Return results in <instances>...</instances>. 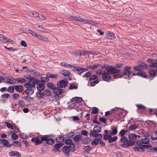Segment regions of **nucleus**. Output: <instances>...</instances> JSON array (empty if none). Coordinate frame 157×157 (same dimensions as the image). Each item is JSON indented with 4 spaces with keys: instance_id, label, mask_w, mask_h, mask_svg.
Returning <instances> with one entry per match:
<instances>
[{
    "instance_id": "1",
    "label": "nucleus",
    "mask_w": 157,
    "mask_h": 157,
    "mask_svg": "<svg viewBox=\"0 0 157 157\" xmlns=\"http://www.w3.org/2000/svg\"><path fill=\"white\" fill-rule=\"evenodd\" d=\"M44 138V135L39 134L37 137H33L31 139V141L35 143V145H37L41 144L43 142Z\"/></svg>"
},
{
    "instance_id": "2",
    "label": "nucleus",
    "mask_w": 157,
    "mask_h": 157,
    "mask_svg": "<svg viewBox=\"0 0 157 157\" xmlns=\"http://www.w3.org/2000/svg\"><path fill=\"white\" fill-rule=\"evenodd\" d=\"M107 73L112 75L119 72L120 70L113 66H107L106 68Z\"/></svg>"
},
{
    "instance_id": "3",
    "label": "nucleus",
    "mask_w": 157,
    "mask_h": 157,
    "mask_svg": "<svg viewBox=\"0 0 157 157\" xmlns=\"http://www.w3.org/2000/svg\"><path fill=\"white\" fill-rule=\"evenodd\" d=\"M0 144H3L5 147L7 148H10L11 146H13V147H16L14 144H10L9 141L4 139H0Z\"/></svg>"
},
{
    "instance_id": "4",
    "label": "nucleus",
    "mask_w": 157,
    "mask_h": 157,
    "mask_svg": "<svg viewBox=\"0 0 157 157\" xmlns=\"http://www.w3.org/2000/svg\"><path fill=\"white\" fill-rule=\"evenodd\" d=\"M68 82L67 78H64V79L59 81L57 83V86L60 88H65L67 86Z\"/></svg>"
},
{
    "instance_id": "5",
    "label": "nucleus",
    "mask_w": 157,
    "mask_h": 157,
    "mask_svg": "<svg viewBox=\"0 0 157 157\" xmlns=\"http://www.w3.org/2000/svg\"><path fill=\"white\" fill-rule=\"evenodd\" d=\"M77 97H74L72 99H71L70 101L68 102L69 106L74 109L76 108V107H75V106L76 105H77V106H78L79 104L77 102Z\"/></svg>"
},
{
    "instance_id": "6",
    "label": "nucleus",
    "mask_w": 157,
    "mask_h": 157,
    "mask_svg": "<svg viewBox=\"0 0 157 157\" xmlns=\"http://www.w3.org/2000/svg\"><path fill=\"white\" fill-rule=\"evenodd\" d=\"M49 136L48 135H44V139L43 140V142L46 141V144L50 145H52L55 143V140L52 138H49Z\"/></svg>"
},
{
    "instance_id": "7",
    "label": "nucleus",
    "mask_w": 157,
    "mask_h": 157,
    "mask_svg": "<svg viewBox=\"0 0 157 157\" xmlns=\"http://www.w3.org/2000/svg\"><path fill=\"white\" fill-rule=\"evenodd\" d=\"M135 144L134 140L131 141L129 140V141L127 142L124 143L120 145L122 148H128L129 146H132Z\"/></svg>"
},
{
    "instance_id": "8",
    "label": "nucleus",
    "mask_w": 157,
    "mask_h": 157,
    "mask_svg": "<svg viewBox=\"0 0 157 157\" xmlns=\"http://www.w3.org/2000/svg\"><path fill=\"white\" fill-rule=\"evenodd\" d=\"M89 135L90 136L94 137L95 138H97L100 139V140L102 139L103 137L102 136L101 134L93 133V131L92 130H90Z\"/></svg>"
},
{
    "instance_id": "9",
    "label": "nucleus",
    "mask_w": 157,
    "mask_h": 157,
    "mask_svg": "<svg viewBox=\"0 0 157 157\" xmlns=\"http://www.w3.org/2000/svg\"><path fill=\"white\" fill-rule=\"evenodd\" d=\"M39 82L36 83V85H37L36 86V88L38 91H43L45 88V86L44 84L40 81V80H39Z\"/></svg>"
},
{
    "instance_id": "10",
    "label": "nucleus",
    "mask_w": 157,
    "mask_h": 157,
    "mask_svg": "<svg viewBox=\"0 0 157 157\" xmlns=\"http://www.w3.org/2000/svg\"><path fill=\"white\" fill-rule=\"evenodd\" d=\"M110 75L107 72L104 71L103 73L102 78L103 81H108L110 79Z\"/></svg>"
},
{
    "instance_id": "11",
    "label": "nucleus",
    "mask_w": 157,
    "mask_h": 157,
    "mask_svg": "<svg viewBox=\"0 0 157 157\" xmlns=\"http://www.w3.org/2000/svg\"><path fill=\"white\" fill-rule=\"evenodd\" d=\"M69 146H64L62 148V150L63 152L65 154V155L67 156H69L70 154L69 153L70 150L69 148Z\"/></svg>"
},
{
    "instance_id": "12",
    "label": "nucleus",
    "mask_w": 157,
    "mask_h": 157,
    "mask_svg": "<svg viewBox=\"0 0 157 157\" xmlns=\"http://www.w3.org/2000/svg\"><path fill=\"white\" fill-rule=\"evenodd\" d=\"M64 145L63 143H57L55 144L54 146V148L52 149V151H55L56 152V151H59V149L62 147Z\"/></svg>"
},
{
    "instance_id": "13",
    "label": "nucleus",
    "mask_w": 157,
    "mask_h": 157,
    "mask_svg": "<svg viewBox=\"0 0 157 157\" xmlns=\"http://www.w3.org/2000/svg\"><path fill=\"white\" fill-rule=\"evenodd\" d=\"M63 90L59 87H56L52 90V92L57 96L61 94L62 93Z\"/></svg>"
},
{
    "instance_id": "14",
    "label": "nucleus",
    "mask_w": 157,
    "mask_h": 157,
    "mask_svg": "<svg viewBox=\"0 0 157 157\" xmlns=\"http://www.w3.org/2000/svg\"><path fill=\"white\" fill-rule=\"evenodd\" d=\"M112 131L109 130V134L112 136L115 135L118 132L117 129V127L113 126L111 127Z\"/></svg>"
},
{
    "instance_id": "15",
    "label": "nucleus",
    "mask_w": 157,
    "mask_h": 157,
    "mask_svg": "<svg viewBox=\"0 0 157 157\" xmlns=\"http://www.w3.org/2000/svg\"><path fill=\"white\" fill-rule=\"evenodd\" d=\"M66 137L63 136H60L56 137L55 139V141L56 143H63Z\"/></svg>"
},
{
    "instance_id": "16",
    "label": "nucleus",
    "mask_w": 157,
    "mask_h": 157,
    "mask_svg": "<svg viewBox=\"0 0 157 157\" xmlns=\"http://www.w3.org/2000/svg\"><path fill=\"white\" fill-rule=\"evenodd\" d=\"M101 130V127L99 126L95 125L93 129V133H99Z\"/></svg>"
},
{
    "instance_id": "17",
    "label": "nucleus",
    "mask_w": 157,
    "mask_h": 157,
    "mask_svg": "<svg viewBox=\"0 0 157 157\" xmlns=\"http://www.w3.org/2000/svg\"><path fill=\"white\" fill-rule=\"evenodd\" d=\"M25 92L27 95H30L33 93L34 90L32 88H28L25 90Z\"/></svg>"
},
{
    "instance_id": "18",
    "label": "nucleus",
    "mask_w": 157,
    "mask_h": 157,
    "mask_svg": "<svg viewBox=\"0 0 157 157\" xmlns=\"http://www.w3.org/2000/svg\"><path fill=\"white\" fill-rule=\"evenodd\" d=\"M60 73L65 77H69L70 74V72L68 71H66L64 70L61 71Z\"/></svg>"
},
{
    "instance_id": "19",
    "label": "nucleus",
    "mask_w": 157,
    "mask_h": 157,
    "mask_svg": "<svg viewBox=\"0 0 157 157\" xmlns=\"http://www.w3.org/2000/svg\"><path fill=\"white\" fill-rule=\"evenodd\" d=\"M10 156H17L18 157H21V155L20 153L17 151H11L9 153Z\"/></svg>"
},
{
    "instance_id": "20",
    "label": "nucleus",
    "mask_w": 157,
    "mask_h": 157,
    "mask_svg": "<svg viewBox=\"0 0 157 157\" xmlns=\"http://www.w3.org/2000/svg\"><path fill=\"white\" fill-rule=\"evenodd\" d=\"M82 136L81 135H77L73 138V140L76 142H78L81 140Z\"/></svg>"
},
{
    "instance_id": "21",
    "label": "nucleus",
    "mask_w": 157,
    "mask_h": 157,
    "mask_svg": "<svg viewBox=\"0 0 157 157\" xmlns=\"http://www.w3.org/2000/svg\"><path fill=\"white\" fill-rule=\"evenodd\" d=\"M15 90L18 92H21L23 90V86L21 85L14 86Z\"/></svg>"
},
{
    "instance_id": "22",
    "label": "nucleus",
    "mask_w": 157,
    "mask_h": 157,
    "mask_svg": "<svg viewBox=\"0 0 157 157\" xmlns=\"http://www.w3.org/2000/svg\"><path fill=\"white\" fill-rule=\"evenodd\" d=\"M29 81L28 82H30V83H31L34 84V85H36L38 82H39L38 80L36 78L32 77L29 79Z\"/></svg>"
},
{
    "instance_id": "23",
    "label": "nucleus",
    "mask_w": 157,
    "mask_h": 157,
    "mask_svg": "<svg viewBox=\"0 0 157 157\" xmlns=\"http://www.w3.org/2000/svg\"><path fill=\"white\" fill-rule=\"evenodd\" d=\"M100 140H101L97 138H95L92 141L91 144L93 146H96L99 144Z\"/></svg>"
},
{
    "instance_id": "24",
    "label": "nucleus",
    "mask_w": 157,
    "mask_h": 157,
    "mask_svg": "<svg viewBox=\"0 0 157 157\" xmlns=\"http://www.w3.org/2000/svg\"><path fill=\"white\" fill-rule=\"evenodd\" d=\"M157 69L154 70V69H151L149 71V75L151 76L155 77L157 75Z\"/></svg>"
},
{
    "instance_id": "25",
    "label": "nucleus",
    "mask_w": 157,
    "mask_h": 157,
    "mask_svg": "<svg viewBox=\"0 0 157 157\" xmlns=\"http://www.w3.org/2000/svg\"><path fill=\"white\" fill-rule=\"evenodd\" d=\"M137 138V135L135 133H131L129 134L128 135V138L129 140L132 141L131 140H136Z\"/></svg>"
},
{
    "instance_id": "26",
    "label": "nucleus",
    "mask_w": 157,
    "mask_h": 157,
    "mask_svg": "<svg viewBox=\"0 0 157 157\" xmlns=\"http://www.w3.org/2000/svg\"><path fill=\"white\" fill-rule=\"evenodd\" d=\"M35 85H34V83H30V82L27 81L25 83L24 86L27 88H32V87H34Z\"/></svg>"
},
{
    "instance_id": "27",
    "label": "nucleus",
    "mask_w": 157,
    "mask_h": 157,
    "mask_svg": "<svg viewBox=\"0 0 157 157\" xmlns=\"http://www.w3.org/2000/svg\"><path fill=\"white\" fill-rule=\"evenodd\" d=\"M67 17L68 18L74 20H76L79 21H81V18H79L77 17L73 16L70 15H67Z\"/></svg>"
},
{
    "instance_id": "28",
    "label": "nucleus",
    "mask_w": 157,
    "mask_h": 157,
    "mask_svg": "<svg viewBox=\"0 0 157 157\" xmlns=\"http://www.w3.org/2000/svg\"><path fill=\"white\" fill-rule=\"evenodd\" d=\"M46 76L47 77H49V78H56L58 77V75L56 74L53 75L49 73H48L46 74Z\"/></svg>"
},
{
    "instance_id": "29",
    "label": "nucleus",
    "mask_w": 157,
    "mask_h": 157,
    "mask_svg": "<svg viewBox=\"0 0 157 157\" xmlns=\"http://www.w3.org/2000/svg\"><path fill=\"white\" fill-rule=\"evenodd\" d=\"M137 74L138 75V76H140L144 78H147V75L145 72L141 71H140V72H138Z\"/></svg>"
},
{
    "instance_id": "30",
    "label": "nucleus",
    "mask_w": 157,
    "mask_h": 157,
    "mask_svg": "<svg viewBox=\"0 0 157 157\" xmlns=\"http://www.w3.org/2000/svg\"><path fill=\"white\" fill-rule=\"evenodd\" d=\"M42 91H38L36 93V97L37 98L42 99L44 98L41 93Z\"/></svg>"
},
{
    "instance_id": "31",
    "label": "nucleus",
    "mask_w": 157,
    "mask_h": 157,
    "mask_svg": "<svg viewBox=\"0 0 157 157\" xmlns=\"http://www.w3.org/2000/svg\"><path fill=\"white\" fill-rule=\"evenodd\" d=\"M120 141L121 143H125L129 141V140H128V138L125 136H122L120 138Z\"/></svg>"
},
{
    "instance_id": "32",
    "label": "nucleus",
    "mask_w": 157,
    "mask_h": 157,
    "mask_svg": "<svg viewBox=\"0 0 157 157\" xmlns=\"http://www.w3.org/2000/svg\"><path fill=\"white\" fill-rule=\"evenodd\" d=\"M138 65L140 67L144 68H147L148 66L143 61H140L138 63Z\"/></svg>"
},
{
    "instance_id": "33",
    "label": "nucleus",
    "mask_w": 157,
    "mask_h": 157,
    "mask_svg": "<svg viewBox=\"0 0 157 157\" xmlns=\"http://www.w3.org/2000/svg\"><path fill=\"white\" fill-rule=\"evenodd\" d=\"M10 132L12 133L11 138L12 139L16 140L18 138V135L15 134L17 132L14 131V133H13L12 132Z\"/></svg>"
},
{
    "instance_id": "34",
    "label": "nucleus",
    "mask_w": 157,
    "mask_h": 157,
    "mask_svg": "<svg viewBox=\"0 0 157 157\" xmlns=\"http://www.w3.org/2000/svg\"><path fill=\"white\" fill-rule=\"evenodd\" d=\"M46 85L49 88H50V89L52 90L56 87L55 86V85H54V84L51 82L47 83L46 84Z\"/></svg>"
},
{
    "instance_id": "35",
    "label": "nucleus",
    "mask_w": 157,
    "mask_h": 157,
    "mask_svg": "<svg viewBox=\"0 0 157 157\" xmlns=\"http://www.w3.org/2000/svg\"><path fill=\"white\" fill-rule=\"evenodd\" d=\"M64 141L66 144L69 145L73 143L72 140L69 138L65 139Z\"/></svg>"
},
{
    "instance_id": "36",
    "label": "nucleus",
    "mask_w": 157,
    "mask_h": 157,
    "mask_svg": "<svg viewBox=\"0 0 157 157\" xmlns=\"http://www.w3.org/2000/svg\"><path fill=\"white\" fill-rule=\"evenodd\" d=\"M68 146H69V148L70 150L71 151L74 152L75 150V146L74 144L73 143L71 145Z\"/></svg>"
},
{
    "instance_id": "37",
    "label": "nucleus",
    "mask_w": 157,
    "mask_h": 157,
    "mask_svg": "<svg viewBox=\"0 0 157 157\" xmlns=\"http://www.w3.org/2000/svg\"><path fill=\"white\" fill-rule=\"evenodd\" d=\"M93 148V147H90L89 145L84 146L83 149L85 150L87 153H89V152Z\"/></svg>"
},
{
    "instance_id": "38",
    "label": "nucleus",
    "mask_w": 157,
    "mask_h": 157,
    "mask_svg": "<svg viewBox=\"0 0 157 157\" xmlns=\"http://www.w3.org/2000/svg\"><path fill=\"white\" fill-rule=\"evenodd\" d=\"M138 128V126L137 124H133L129 126L128 129L129 130L132 131L133 130L136 129Z\"/></svg>"
},
{
    "instance_id": "39",
    "label": "nucleus",
    "mask_w": 157,
    "mask_h": 157,
    "mask_svg": "<svg viewBox=\"0 0 157 157\" xmlns=\"http://www.w3.org/2000/svg\"><path fill=\"white\" fill-rule=\"evenodd\" d=\"M100 65H101L100 64H96L95 65H93L92 66H88L87 67L88 68L91 69L93 70H94L96 69L98 66H99Z\"/></svg>"
},
{
    "instance_id": "40",
    "label": "nucleus",
    "mask_w": 157,
    "mask_h": 157,
    "mask_svg": "<svg viewBox=\"0 0 157 157\" xmlns=\"http://www.w3.org/2000/svg\"><path fill=\"white\" fill-rule=\"evenodd\" d=\"M150 140L148 138H145L141 140V142L143 144H148Z\"/></svg>"
},
{
    "instance_id": "41",
    "label": "nucleus",
    "mask_w": 157,
    "mask_h": 157,
    "mask_svg": "<svg viewBox=\"0 0 157 157\" xmlns=\"http://www.w3.org/2000/svg\"><path fill=\"white\" fill-rule=\"evenodd\" d=\"M41 79L40 81H41V82L44 83V84H45V83L46 82H48L49 80V77H41Z\"/></svg>"
},
{
    "instance_id": "42",
    "label": "nucleus",
    "mask_w": 157,
    "mask_h": 157,
    "mask_svg": "<svg viewBox=\"0 0 157 157\" xmlns=\"http://www.w3.org/2000/svg\"><path fill=\"white\" fill-rule=\"evenodd\" d=\"M23 98L25 100L28 101H30V100H33V98L29 96L28 95L24 96Z\"/></svg>"
},
{
    "instance_id": "43",
    "label": "nucleus",
    "mask_w": 157,
    "mask_h": 157,
    "mask_svg": "<svg viewBox=\"0 0 157 157\" xmlns=\"http://www.w3.org/2000/svg\"><path fill=\"white\" fill-rule=\"evenodd\" d=\"M117 136H113V137H111L110 138L109 140V143H111L112 142H114L117 140Z\"/></svg>"
},
{
    "instance_id": "44",
    "label": "nucleus",
    "mask_w": 157,
    "mask_h": 157,
    "mask_svg": "<svg viewBox=\"0 0 157 157\" xmlns=\"http://www.w3.org/2000/svg\"><path fill=\"white\" fill-rule=\"evenodd\" d=\"M111 135L110 134H103V140H108V141H109V138H110Z\"/></svg>"
},
{
    "instance_id": "45",
    "label": "nucleus",
    "mask_w": 157,
    "mask_h": 157,
    "mask_svg": "<svg viewBox=\"0 0 157 157\" xmlns=\"http://www.w3.org/2000/svg\"><path fill=\"white\" fill-rule=\"evenodd\" d=\"M92 111L91 112V113L94 114H97L98 112V109L96 107H94L92 108Z\"/></svg>"
},
{
    "instance_id": "46",
    "label": "nucleus",
    "mask_w": 157,
    "mask_h": 157,
    "mask_svg": "<svg viewBox=\"0 0 157 157\" xmlns=\"http://www.w3.org/2000/svg\"><path fill=\"white\" fill-rule=\"evenodd\" d=\"M60 65L61 66H63L64 67H68L69 66L70 67H72V65H71L70 64H68L67 63H65V62H61Z\"/></svg>"
},
{
    "instance_id": "47",
    "label": "nucleus",
    "mask_w": 157,
    "mask_h": 157,
    "mask_svg": "<svg viewBox=\"0 0 157 157\" xmlns=\"http://www.w3.org/2000/svg\"><path fill=\"white\" fill-rule=\"evenodd\" d=\"M74 135V133L73 132H69L65 136L67 138H71Z\"/></svg>"
},
{
    "instance_id": "48",
    "label": "nucleus",
    "mask_w": 157,
    "mask_h": 157,
    "mask_svg": "<svg viewBox=\"0 0 157 157\" xmlns=\"http://www.w3.org/2000/svg\"><path fill=\"white\" fill-rule=\"evenodd\" d=\"M78 88V86L76 84L74 83H71L69 87L70 90L72 89H76Z\"/></svg>"
},
{
    "instance_id": "49",
    "label": "nucleus",
    "mask_w": 157,
    "mask_h": 157,
    "mask_svg": "<svg viewBox=\"0 0 157 157\" xmlns=\"http://www.w3.org/2000/svg\"><path fill=\"white\" fill-rule=\"evenodd\" d=\"M136 106L138 108V109H143V110H145L146 109V107L145 106H144L143 105H140V104H138L136 105Z\"/></svg>"
},
{
    "instance_id": "50",
    "label": "nucleus",
    "mask_w": 157,
    "mask_h": 157,
    "mask_svg": "<svg viewBox=\"0 0 157 157\" xmlns=\"http://www.w3.org/2000/svg\"><path fill=\"white\" fill-rule=\"evenodd\" d=\"M7 91L9 92L12 93L14 91V88L13 86H9L8 89H7Z\"/></svg>"
},
{
    "instance_id": "51",
    "label": "nucleus",
    "mask_w": 157,
    "mask_h": 157,
    "mask_svg": "<svg viewBox=\"0 0 157 157\" xmlns=\"http://www.w3.org/2000/svg\"><path fill=\"white\" fill-rule=\"evenodd\" d=\"M73 55L75 56H81V51L79 50L76 51L72 52Z\"/></svg>"
},
{
    "instance_id": "52",
    "label": "nucleus",
    "mask_w": 157,
    "mask_h": 157,
    "mask_svg": "<svg viewBox=\"0 0 157 157\" xmlns=\"http://www.w3.org/2000/svg\"><path fill=\"white\" fill-rule=\"evenodd\" d=\"M16 80L17 81L21 83L25 82H26V80L25 79L21 78H17Z\"/></svg>"
},
{
    "instance_id": "53",
    "label": "nucleus",
    "mask_w": 157,
    "mask_h": 157,
    "mask_svg": "<svg viewBox=\"0 0 157 157\" xmlns=\"http://www.w3.org/2000/svg\"><path fill=\"white\" fill-rule=\"evenodd\" d=\"M107 35L108 36V37L109 38L110 37V38L111 39H114L115 37L114 34L113 33H109Z\"/></svg>"
},
{
    "instance_id": "54",
    "label": "nucleus",
    "mask_w": 157,
    "mask_h": 157,
    "mask_svg": "<svg viewBox=\"0 0 157 157\" xmlns=\"http://www.w3.org/2000/svg\"><path fill=\"white\" fill-rule=\"evenodd\" d=\"M97 78L98 77L96 75H91L89 78V80L90 81L94 80L97 79Z\"/></svg>"
},
{
    "instance_id": "55",
    "label": "nucleus",
    "mask_w": 157,
    "mask_h": 157,
    "mask_svg": "<svg viewBox=\"0 0 157 157\" xmlns=\"http://www.w3.org/2000/svg\"><path fill=\"white\" fill-rule=\"evenodd\" d=\"M17 79H14L12 77H10V81L8 82H8H9L10 84H13V83L15 82V81H17Z\"/></svg>"
},
{
    "instance_id": "56",
    "label": "nucleus",
    "mask_w": 157,
    "mask_h": 157,
    "mask_svg": "<svg viewBox=\"0 0 157 157\" xmlns=\"http://www.w3.org/2000/svg\"><path fill=\"white\" fill-rule=\"evenodd\" d=\"M4 79L3 80V82H5L7 83H10L9 82H8V81L9 82L10 81V77L9 76L7 77L6 78L4 77Z\"/></svg>"
},
{
    "instance_id": "57",
    "label": "nucleus",
    "mask_w": 157,
    "mask_h": 157,
    "mask_svg": "<svg viewBox=\"0 0 157 157\" xmlns=\"http://www.w3.org/2000/svg\"><path fill=\"white\" fill-rule=\"evenodd\" d=\"M10 96V95L8 93H5L1 95V98H8Z\"/></svg>"
},
{
    "instance_id": "58",
    "label": "nucleus",
    "mask_w": 157,
    "mask_h": 157,
    "mask_svg": "<svg viewBox=\"0 0 157 157\" xmlns=\"http://www.w3.org/2000/svg\"><path fill=\"white\" fill-rule=\"evenodd\" d=\"M14 144L16 146V147L17 146L21 147V143L19 142L18 141H16L15 140L13 141Z\"/></svg>"
},
{
    "instance_id": "59",
    "label": "nucleus",
    "mask_w": 157,
    "mask_h": 157,
    "mask_svg": "<svg viewBox=\"0 0 157 157\" xmlns=\"http://www.w3.org/2000/svg\"><path fill=\"white\" fill-rule=\"evenodd\" d=\"M121 77H123L124 78H128V74L124 72H123L121 74Z\"/></svg>"
},
{
    "instance_id": "60",
    "label": "nucleus",
    "mask_w": 157,
    "mask_h": 157,
    "mask_svg": "<svg viewBox=\"0 0 157 157\" xmlns=\"http://www.w3.org/2000/svg\"><path fill=\"white\" fill-rule=\"evenodd\" d=\"M45 91L46 96V97L52 95V92L51 91L45 89Z\"/></svg>"
},
{
    "instance_id": "61",
    "label": "nucleus",
    "mask_w": 157,
    "mask_h": 157,
    "mask_svg": "<svg viewBox=\"0 0 157 157\" xmlns=\"http://www.w3.org/2000/svg\"><path fill=\"white\" fill-rule=\"evenodd\" d=\"M131 69V67L129 66H126L124 67V72H126V73H128V70H130Z\"/></svg>"
},
{
    "instance_id": "62",
    "label": "nucleus",
    "mask_w": 157,
    "mask_h": 157,
    "mask_svg": "<svg viewBox=\"0 0 157 157\" xmlns=\"http://www.w3.org/2000/svg\"><path fill=\"white\" fill-rule=\"evenodd\" d=\"M126 132L125 130L124 129L121 130L119 132V134L121 135V136H124Z\"/></svg>"
},
{
    "instance_id": "63",
    "label": "nucleus",
    "mask_w": 157,
    "mask_h": 157,
    "mask_svg": "<svg viewBox=\"0 0 157 157\" xmlns=\"http://www.w3.org/2000/svg\"><path fill=\"white\" fill-rule=\"evenodd\" d=\"M91 75V73L90 71H88L82 77H85L86 78H87L89 77H90Z\"/></svg>"
},
{
    "instance_id": "64",
    "label": "nucleus",
    "mask_w": 157,
    "mask_h": 157,
    "mask_svg": "<svg viewBox=\"0 0 157 157\" xmlns=\"http://www.w3.org/2000/svg\"><path fill=\"white\" fill-rule=\"evenodd\" d=\"M5 123L6 124V126L9 128L13 129V127L11 124L7 122H5Z\"/></svg>"
}]
</instances>
